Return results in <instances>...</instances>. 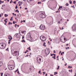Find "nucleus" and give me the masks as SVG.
<instances>
[{"mask_svg": "<svg viewBox=\"0 0 76 76\" xmlns=\"http://www.w3.org/2000/svg\"><path fill=\"white\" fill-rule=\"evenodd\" d=\"M40 18L44 19L46 17V15L45 14V12L44 11L42 12L40 14Z\"/></svg>", "mask_w": 76, "mask_h": 76, "instance_id": "f257e3e1", "label": "nucleus"}, {"mask_svg": "<svg viewBox=\"0 0 76 76\" xmlns=\"http://www.w3.org/2000/svg\"><path fill=\"white\" fill-rule=\"evenodd\" d=\"M6 47V45L4 43H2L0 44V48L1 49H4Z\"/></svg>", "mask_w": 76, "mask_h": 76, "instance_id": "f03ea898", "label": "nucleus"}, {"mask_svg": "<svg viewBox=\"0 0 76 76\" xmlns=\"http://www.w3.org/2000/svg\"><path fill=\"white\" fill-rule=\"evenodd\" d=\"M12 54V55H14V56H18L19 55H18V51H14L13 50L11 51Z\"/></svg>", "mask_w": 76, "mask_h": 76, "instance_id": "7ed1b4c3", "label": "nucleus"}, {"mask_svg": "<svg viewBox=\"0 0 76 76\" xmlns=\"http://www.w3.org/2000/svg\"><path fill=\"white\" fill-rule=\"evenodd\" d=\"M40 39L42 42H44L46 40V38L43 36H41L40 37Z\"/></svg>", "mask_w": 76, "mask_h": 76, "instance_id": "20e7f679", "label": "nucleus"}, {"mask_svg": "<svg viewBox=\"0 0 76 76\" xmlns=\"http://www.w3.org/2000/svg\"><path fill=\"white\" fill-rule=\"evenodd\" d=\"M72 31H76V24H74L72 27Z\"/></svg>", "mask_w": 76, "mask_h": 76, "instance_id": "39448f33", "label": "nucleus"}, {"mask_svg": "<svg viewBox=\"0 0 76 76\" xmlns=\"http://www.w3.org/2000/svg\"><path fill=\"white\" fill-rule=\"evenodd\" d=\"M39 28L41 30H44L45 29V26L43 25H41L39 26Z\"/></svg>", "mask_w": 76, "mask_h": 76, "instance_id": "423d86ee", "label": "nucleus"}, {"mask_svg": "<svg viewBox=\"0 0 76 76\" xmlns=\"http://www.w3.org/2000/svg\"><path fill=\"white\" fill-rule=\"evenodd\" d=\"M14 36H15V37H17V38H18L19 39L20 38V35H19V33L15 34Z\"/></svg>", "mask_w": 76, "mask_h": 76, "instance_id": "0eeeda50", "label": "nucleus"}, {"mask_svg": "<svg viewBox=\"0 0 76 76\" xmlns=\"http://www.w3.org/2000/svg\"><path fill=\"white\" fill-rule=\"evenodd\" d=\"M45 53L46 55H48L50 54V52L47 49L45 50Z\"/></svg>", "mask_w": 76, "mask_h": 76, "instance_id": "6e6552de", "label": "nucleus"}, {"mask_svg": "<svg viewBox=\"0 0 76 76\" xmlns=\"http://www.w3.org/2000/svg\"><path fill=\"white\" fill-rule=\"evenodd\" d=\"M31 34L29 33L26 36L27 38H28V39L31 38Z\"/></svg>", "mask_w": 76, "mask_h": 76, "instance_id": "1a4fd4ad", "label": "nucleus"}, {"mask_svg": "<svg viewBox=\"0 0 76 76\" xmlns=\"http://www.w3.org/2000/svg\"><path fill=\"white\" fill-rule=\"evenodd\" d=\"M62 11H63V10H67V7H64L62 8Z\"/></svg>", "mask_w": 76, "mask_h": 76, "instance_id": "9d476101", "label": "nucleus"}, {"mask_svg": "<svg viewBox=\"0 0 76 76\" xmlns=\"http://www.w3.org/2000/svg\"><path fill=\"white\" fill-rule=\"evenodd\" d=\"M17 16L18 17V18H19L21 16V15L20 14H18L17 15Z\"/></svg>", "mask_w": 76, "mask_h": 76, "instance_id": "9b49d317", "label": "nucleus"}, {"mask_svg": "<svg viewBox=\"0 0 76 76\" xmlns=\"http://www.w3.org/2000/svg\"><path fill=\"white\" fill-rule=\"evenodd\" d=\"M8 39H13L12 37V36H10V35H9V36H8Z\"/></svg>", "mask_w": 76, "mask_h": 76, "instance_id": "f8f14e48", "label": "nucleus"}, {"mask_svg": "<svg viewBox=\"0 0 76 76\" xmlns=\"http://www.w3.org/2000/svg\"><path fill=\"white\" fill-rule=\"evenodd\" d=\"M8 68L9 69V70H13V68H12V67H8Z\"/></svg>", "mask_w": 76, "mask_h": 76, "instance_id": "ddd939ff", "label": "nucleus"}, {"mask_svg": "<svg viewBox=\"0 0 76 76\" xmlns=\"http://www.w3.org/2000/svg\"><path fill=\"white\" fill-rule=\"evenodd\" d=\"M30 69H31V70H34V69H35V68H34V67H31L30 68Z\"/></svg>", "mask_w": 76, "mask_h": 76, "instance_id": "4468645a", "label": "nucleus"}, {"mask_svg": "<svg viewBox=\"0 0 76 76\" xmlns=\"http://www.w3.org/2000/svg\"><path fill=\"white\" fill-rule=\"evenodd\" d=\"M3 64V63L1 62L0 61V67Z\"/></svg>", "mask_w": 76, "mask_h": 76, "instance_id": "2eb2a0df", "label": "nucleus"}, {"mask_svg": "<svg viewBox=\"0 0 76 76\" xmlns=\"http://www.w3.org/2000/svg\"><path fill=\"white\" fill-rule=\"evenodd\" d=\"M27 1L28 3H29V2H31V0H27Z\"/></svg>", "mask_w": 76, "mask_h": 76, "instance_id": "dca6fc26", "label": "nucleus"}, {"mask_svg": "<svg viewBox=\"0 0 76 76\" xmlns=\"http://www.w3.org/2000/svg\"><path fill=\"white\" fill-rule=\"evenodd\" d=\"M21 42H25L26 41L25 40L23 39L22 41H21Z\"/></svg>", "mask_w": 76, "mask_h": 76, "instance_id": "f3484780", "label": "nucleus"}, {"mask_svg": "<svg viewBox=\"0 0 76 76\" xmlns=\"http://www.w3.org/2000/svg\"><path fill=\"white\" fill-rule=\"evenodd\" d=\"M26 32V31H22V32H21V33H22V34H25Z\"/></svg>", "mask_w": 76, "mask_h": 76, "instance_id": "a211bd4d", "label": "nucleus"}, {"mask_svg": "<svg viewBox=\"0 0 76 76\" xmlns=\"http://www.w3.org/2000/svg\"><path fill=\"white\" fill-rule=\"evenodd\" d=\"M63 7L59 6V9H62Z\"/></svg>", "mask_w": 76, "mask_h": 76, "instance_id": "6ab92c4d", "label": "nucleus"}, {"mask_svg": "<svg viewBox=\"0 0 76 76\" xmlns=\"http://www.w3.org/2000/svg\"><path fill=\"white\" fill-rule=\"evenodd\" d=\"M19 3H20V4H23V3L20 1H19Z\"/></svg>", "mask_w": 76, "mask_h": 76, "instance_id": "aec40b11", "label": "nucleus"}, {"mask_svg": "<svg viewBox=\"0 0 76 76\" xmlns=\"http://www.w3.org/2000/svg\"><path fill=\"white\" fill-rule=\"evenodd\" d=\"M18 71H19V69H18L15 71V72L16 73V72H17Z\"/></svg>", "mask_w": 76, "mask_h": 76, "instance_id": "412c9836", "label": "nucleus"}, {"mask_svg": "<svg viewBox=\"0 0 76 76\" xmlns=\"http://www.w3.org/2000/svg\"><path fill=\"white\" fill-rule=\"evenodd\" d=\"M4 16H5V17H6L8 16V15H6V14H5Z\"/></svg>", "mask_w": 76, "mask_h": 76, "instance_id": "4be33fe9", "label": "nucleus"}, {"mask_svg": "<svg viewBox=\"0 0 76 76\" xmlns=\"http://www.w3.org/2000/svg\"><path fill=\"white\" fill-rule=\"evenodd\" d=\"M37 62L38 63H39V64H40V62H41L40 61H39V60H37Z\"/></svg>", "mask_w": 76, "mask_h": 76, "instance_id": "5701e85b", "label": "nucleus"}, {"mask_svg": "<svg viewBox=\"0 0 76 76\" xmlns=\"http://www.w3.org/2000/svg\"><path fill=\"white\" fill-rule=\"evenodd\" d=\"M6 51H9V48H8L7 49H6Z\"/></svg>", "mask_w": 76, "mask_h": 76, "instance_id": "b1692460", "label": "nucleus"}, {"mask_svg": "<svg viewBox=\"0 0 76 76\" xmlns=\"http://www.w3.org/2000/svg\"><path fill=\"white\" fill-rule=\"evenodd\" d=\"M42 73H43V76H44V74H45V72H43Z\"/></svg>", "mask_w": 76, "mask_h": 76, "instance_id": "393cba45", "label": "nucleus"}, {"mask_svg": "<svg viewBox=\"0 0 76 76\" xmlns=\"http://www.w3.org/2000/svg\"><path fill=\"white\" fill-rule=\"evenodd\" d=\"M37 4H41V2H38Z\"/></svg>", "mask_w": 76, "mask_h": 76, "instance_id": "a878e982", "label": "nucleus"}, {"mask_svg": "<svg viewBox=\"0 0 76 76\" xmlns=\"http://www.w3.org/2000/svg\"><path fill=\"white\" fill-rule=\"evenodd\" d=\"M69 3L70 4H72V1H69Z\"/></svg>", "mask_w": 76, "mask_h": 76, "instance_id": "bb28decb", "label": "nucleus"}, {"mask_svg": "<svg viewBox=\"0 0 76 76\" xmlns=\"http://www.w3.org/2000/svg\"><path fill=\"white\" fill-rule=\"evenodd\" d=\"M45 42H44L43 45V46H45Z\"/></svg>", "mask_w": 76, "mask_h": 76, "instance_id": "cd10ccee", "label": "nucleus"}, {"mask_svg": "<svg viewBox=\"0 0 76 76\" xmlns=\"http://www.w3.org/2000/svg\"><path fill=\"white\" fill-rule=\"evenodd\" d=\"M0 74L1 75V76H3V73H1Z\"/></svg>", "mask_w": 76, "mask_h": 76, "instance_id": "c85d7f7f", "label": "nucleus"}, {"mask_svg": "<svg viewBox=\"0 0 76 76\" xmlns=\"http://www.w3.org/2000/svg\"><path fill=\"white\" fill-rule=\"evenodd\" d=\"M15 9H18V5H16V7H15Z\"/></svg>", "mask_w": 76, "mask_h": 76, "instance_id": "c756f323", "label": "nucleus"}, {"mask_svg": "<svg viewBox=\"0 0 76 76\" xmlns=\"http://www.w3.org/2000/svg\"><path fill=\"white\" fill-rule=\"evenodd\" d=\"M24 38H25V37L24 36H23L22 37V39H24Z\"/></svg>", "mask_w": 76, "mask_h": 76, "instance_id": "7c9ffc66", "label": "nucleus"}, {"mask_svg": "<svg viewBox=\"0 0 76 76\" xmlns=\"http://www.w3.org/2000/svg\"><path fill=\"white\" fill-rule=\"evenodd\" d=\"M66 6H69V4H68V3H66Z\"/></svg>", "mask_w": 76, "mask_h": 76, "instance_id": "2f4dec72", "label": "nucleus"}, {"mask_svg": "<svg viewBox=\"0 0 76 76\" xmlns=\"http://www.w3.org/2000/svg\"><path fill=\"white\" fill-rule=\"evenodd\" d=\"M75 3H76V1H73V3H74V4H75Z\"/></svg>", "mask_w": 76, "mask_h": 76, "instance_id": "473e14b6", "label": "nucleus"}, {"mask_svg": "<svg viewBox=\"0 0 76 76\" xmlns=\"http://www.w3.org/2000/svg\"><path fill=\"white\" fill-rule=\"evenodd\" d=\"M13 1L12 0H11V1L10 2V3H12V2Z\"/></svg>", "mask_w": 76, "mask_h": 76, "instance_id": "72a5a7b5", "label": "nucleus"}, {"mask_svg": "<svg viewBox=\"0 0 76 76\" xmlns=\"http://www.w3.org/2000/svg\"><path fill=\"white\" fill-rule=\"evenodd\" d=\"M74 6H75V5H73V6H71L72 7H74V9H75V8L74 7Z\"/></svg>", "mask_w": 76, "mask_h": 76, "instance_id": "f704fd0d", "label": "nucleus"}, {"mask_svg": "<svg viewBox=\"0 0 76 76\" xmlns=\"http://www.w3.org/2000/svg\"><path fill=\"white\" fill-rule=\"evenodd\" d=\"M10 40H9V42H10L12 39H9Z\"/></svg>", "mask_w": 76, "mask_h": 76, "instance_id": "c9c22d12", "label": "nucleus"}, {"mask_svg": "<svg viewBox=\"0 0 76 76\" xmlns=\"http://www.w3.org/2000/svg\"><path fill=\"white\" fill-rule=\"evenodd\" d=\"M46 0H42V1H45Z\"/></svg>", "mask_w": 76, "mask_h": 76, "instance_id": "e433bc0d", "label": "nucleus"}, {"mask_svg": "<svg viewBox=\"0 0 76 76\" xmlns=\"http://www.w3.org/2000/svg\"><path fill=\"white\" fill-rule=\"evenodd\" d=\"M54 73H56V75H57V73H58L57 72H55Z\"/></svg>", "mask_w": 76, "mask_h": 76, "instance_id": "4c0bfd02", "label": "nucleus"}, {"mask_svg": "<svg viewBox=\"0 0 76 76\" xmlns=\"http://www.w3.org/2000/svg\"><path fill=\"white\" fill-rule=\"evenodd\" d=\"M54 58V59L55 60V59H56V56H54V58Z\"/></svg>", "mask_w": 76, "mask_h": 76, "instance_id": "58836bf2", "label": "nucleus"}, {"mask_svg": "<svg viewBox=\"0 0 76 76\" xmlns=\"http://www.w3.org/2000/svg\"><path fill=\"white\" fill-rule=\"evenodd\" d=\"M41 73V71H39V72H38V73Z\"/></svg>", "mask_w": 76, "mask_h": 76, "instance_id": "ea45409f", "label": "nucleus"}, {"mask_svg": "<svg viewBox=\"0 0 76 76\" xmlns=\"http://www.w3.org/2000/svg\"><path fill=\"white\" fill-rule=\"evenodd\" d=\"M13 24H15V22L14 21H13Z\"/></svg>", "mask_w": 76, "mask_h": 76, "instance_id": "a19ab883", "label": "nucleus"}, {"mask_svg": "<svg viewBox=\"0 0 76 76\" xmlns=\"http://www.w3.org/2000/svg\"><path fill=\"white\" fill-rule=\"evenodd\" d=\"M39 61H41V58H39Z\"/></svg>", "mask_w": 76, "mask_h": 76, "instance_id": "79ce46f5", "label": "nucleus"}, {"mask_svg": "<svg viewBox=\"0 0 76 76\" xmlns=\"http://www.w3.org/2000/svg\"><path fill=\"white\" fill-rule=\"evenodd\" d=\"M53 53H56V51L55 50H53Z\"/></svg>", "mask_w": 76, "mask_h": 76, "instance_id": "37998d69", "label": "nucleus"}, {"mask_svg": "<svg viewBox=\"0 0 76 76\" xmlns=\"http://www.w3.org/2000/svg\"><path fill=\"white\" fill-rule=\"evenodd\" d=\"M31 48V47H29L28 48H27V50H28V49H29Z\"/></svg>", "mask_w": 76, "mask_h": 76, "instance_id": "c03bdc74", "label": "nucleus"}, {"mask_svg": "<svg viewBox=\"0 0 76 76\" xmlns=\"http://www.w3.org/2000/svg\"><path fill=\"white\" fill-rule=\"evenodd\" d=\"M68 68H69V69H71V68H72V67H68Z\"/></svg>", "mask_w": 76, "mask_h": 76, "instance_id": "a18cd8bd", "label": "nucleus"}, {"mask_svg": "<svg viewBox=\"0 0 76 76\" xmlns=\"http://www.w3.org/2000/svg\"><path fill=\"white\" fill-rule=\"evenodd\" d=\"M59 67H58V68H57V70H58L59 69Z\"/></svg>", "mask_w": 76, "mask_h": 76, "instance_id": "49530a36", "label": "nucleus"}, {"mask_svg": "<svg viewBox=\"0 0 76 76\" xmlns=\"http://www.w3.org/2000/svg\"><path fill=\"white\" fill-rule=\"evenodd\" d=\"M16 1L14 2V4H16Z\"/></svg>", "mask_w": 76, "mask_h": 76, "instance_id": "de8ad7c7", "label": "nucleus"}, {"mask_svg": "<svg viewBox=\"0 0 76 76\" xmlns=\"http://www.w3.org/2000/svg\"><path fill=\"white\" fill-rule=\"evenodd\" d=\"M18 11V10H17L15 11V12H17Z\"/></svg>", "mask_w": 76, "mask_h": 76, "instance_id": "09e8293b", "label": "nucleus"}, {"mask_svg": "<svg viewBox=\"0 0 76 76\" xmlns=\"http://www.w3.org/2000/svg\"><path fill=\"white\" fill-rule=\"evenodd\" d=\"M66 46H68V45H69V44H66Z\"/></svg>", "mask_w": 76, "mask_h": 76, "instance_id": "8fccbe9b", "label": "nucleus"}, {"mask_svg": "<svg viewBox=\"0 0 76 76\" xmlns=\"http://www.w3.org/2000/svg\"><path fill=\"white\" fill-rule=\"evenodd\" d=\"M17 73H18V74L19 73V71H18Z\"/></svg>", "mask_w": 76, "mask_h": 76, "instance_id": "3c124183", "label": "nucleus"}, {"mask_svg": "<svg viewBox=\"0 0 76 76\" xmlns=\"http://www.w3.org/2000/svg\"><path fill=\"white\" fill-rule=\"evenodd\" d=\"M53 56V54H51L50 55V56Z\"/></svg>", "mask_w": 76, "mask_h": 76, "instance_id": "603ef678", "label": "nucleus"}, {"mask_svg": "<svg viewBox=\"0 0 76 76\" xmlns=\"http://www.w3.org/2000/svg\"><path fill=\"white\" fill-rule=\"evenodd\" d=\"M0 17H1V14H0Z\"/></svg>", "mask_w": 76, "mask_h": 76, "instance_id": "864d4df0", "label": "nucleus"}, {"mask_svg": "<svg viewBox=\"0 0 76 76\" xmlns=\"http://www.w3.org/2000/svg\"><path fill=\"white\" fill-rule=\"evenodd\" d=\"M8 25H10V22H9V23H8Z\"/></svg>", "mask_w": 76, "mask_h": 76, "instance_id": "5fc2aeb1", "label": "nucleus"}, {"mask_svg": "<svg viewBox=\"0 0 76 76\" xmlns=\"http://www.w3.org/2000/svg\"><path fill=\"white\" fill-rule=\"evenodd\" d=\"M64 40L65 41H66V38H64Z\"/></svg>", "mask_w": 76, "mask_h": 76, "instance_id": "6e6d98bb", "label": "nucleus"}, {"mask_svg": "<svg viewBox=\"0 0 76 76\" xmlns=\"http://www.w3.org/2000/svg\"><path fill=\"white\" fill-rule=\"evenodd\" d=\"M53 55H54V56H56V54H55L54 53L53 54Z\"/></svg>", "mask_w": 76, "mask_h": 76, "instance_id": "4d7b16f0", "label": "nucleus"}, {"mask_svg": "<svg viewBox=\"0 0 76 76\" xmlns=\"http://www.w3.org/2000/svg\"><path fill=\"white\" fill-rule=\"evenodd\" d=\"M58 57H59V56H58L56 57L57 58H58Z\"/></svg>", "mask_w": 76, "mask_h": 76, "instance_id": "13d9d810", "label": "nucleus"}, {"mask_svg": "<svg viewBox=\"0 0 76 76\" xmlns=\"http://www.w3.org/2000/svg\"><path fill=\"white\" fill-rule=\"evenodd\" d=\"M70 72H72V69H71Z\"/></svg>", "mask_w": 76, "mask_h": 76, "instance_id": "bf43d9fd", "label": "nucleus"}, {"mask_svg": "<svg viewBox=\"0 0 76 76\" xmlns=\"http://www.w3.org/2000/svg\"><path fill=\"white\" fill-rule=\"evenodd\" d=\"M23 22H24V23H25V20H23Z\"/></svg>", "mask_w": 76, "mask_h": 76, "instance_id": "052dcab7", "label": "nucleus"}, {"mask_svg": "<svg viewBox=\"0 0 76 76\" xmlns=\"http://www.w3.org/2000/svg\"><path fill=\"white\" fill-rule=\"evenodd\" d=\"M21 4H19V6H21Z\"/></svg>", "mask_w": 76, "mask_h": 76, "instance_id": "680f3d73", "label": "nucleus"}, {"mask_svg": "<svg viewBox=\"0 0 76 76\" xmlns=\"http://www.w3.org/2000/svg\"><path fill=\"white\" fill-rule=\"evenodd\" d=\"M29 39H32V37H30V38H29Z\"/></svg>", "mask_w": 76, "mask_h": 76, "instance_id": "e2e57ef3", "label": "nucleus"}, {"mask_svg": "<svg viewBox=\"0 0 76 76\" xmlns=\"http://www.w3.org/2000/svg\"><path fill=\"white\" fill-rule=\"evenodd\" d=\"M64 65L66 66H67V64H66Z\"/></svg>", "mask_w": 76, "mask_h": 76, "instance_id": "0e129e2a", "label": "nucleus"}, {"mask_svg": "<svg viewBox=\"0 0 76 76\" xmlns=\"http://www.w3.org/2000/svg\"><path fill=\"white\" fill-rule=\"evenodd\" d=\"M64 29V28H63V27H62V29Z\"/></svg>", "mask_w": 76, "mask_h": 76, "instance_id": "69168bd1", "label": "nucleus"}, {"mask_svg": "<svg viewBox=\"0 0 76 76\" xmlns=\"http://www.w3.org/2000/svg\"><path fill=\"white\" fill-rule=\"evenodd\" d=\"M26 53H27V52H26V51H25V54H26Z\"/></svg>", "mask_w": 76, "mask_h": 76, "instance_id": "338daca9", "label": "nucleus"}, {"mask_svg": "<svg viewBox=\"0 0 76 76\" xmlns=\"http://www.w3.org/2000/svg\"><path fill=\"white\" fill-rule=\"evenodd\" d=\"M10 20H11V21H12V19H10Z\"/></svg>", "mask_w": 76, "mask_h": 76, "instance_id": "774afa93", "label": "nucleus"}]
</instances>
